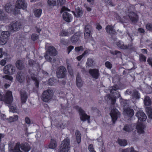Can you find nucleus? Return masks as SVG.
<instances>
[{"label": "nucleus", "instance_id": "nucleus-27", "mask_svg": "<svg viewBox=\"0 0 152 152\" xmlns=\"http://www.w3.org/2000/svg\"><path fill=\"white\" fill-rule=\"evenodd\" d=\"M83 83L80 77L77 75L76 77V85L78 87L80 88L82 87Z\"/></svg>", "mask_w": 152, "mask_h": 152}, {"label": "nucleus", "instance_id": "nucleus-5", "mask_svg": "<svg viewBox=\"0 0 152 152\" xmlns=\"http://www.w3.org/2000/svg\"><path fill=\"white\" fill-rule=\"evenodd\" d=\"M66 69L64 66H60L57 69L56 72L58 78H62L65 77L66 74Z\"/></svg>", "mask_w": 152, "mask_h": 152}, {"label": "nucleus", "instance_id": "nucleus-19", "mask_svg": "<svg viewBox=\"0 0 152 152\" xmlns=\"http://www.w3.org/2000/svg\"><path fill=\"white\" fill-rule=\"evenodd\" d=\"M129 16L132 22H136L138 18L137 15L133 12H130L129 14Z\"/></svg>", "mask_w": 152, "mask_h": 152}, {"label": "nucleus", "instance_id": "nucleus-21", "mask_svg": "<svg viewBox=\"0 0 152 152\" xmlns=\"http://www.w3.org/2000/svg\"><path fill=\"white\" fill-rule=\"evenodd\" d=\"M7 19V15L4 13L2 10H0V20L5 22Z\"/></svg>", "mask_w": 152, "mask_h": 152}, {"label": "nucleus", "instance_id": "nucleus-11", "mask_svg": "<svg viewBox=\"0 0 152 152\" xmlns=\"http://www.w3.org/2000/svg\"><path fill=\"white\" fill-rule=\"evenodd\" d=\"M78 109L79 112L80 117L81 120L83 121H85L86 120H88L89 117L85 113L84 111L81 108L78 107Z\"/></svg>", "mask_w": 152, "mask_h": 152}, {"label": "nucleus", "instance_id": "nucleus-15", "mask_svg": "<svg viewBox=\"0 0 152 152\" xmlns=\"http://www.w3.org/2000/svg\"><path fill=\"white\" fill-rule=\"evenodd\" d=\"M20 148L25 152H28L31 149V147L27 143H22L20 145Z\"/></svg>", "mask_w": 152, "mask_h": 152}, {"label": "nucleus", "instance_id": "nucleus-45", "mask_svg": "<svg viewBox=\"0 0 152 152\" xmlns=\"http://www.w3.org/2000/svg\"><path fill=\"white\" fill-rule=\"evenodd\" d=\"M48 82L50 85H53L56 82V80L53 78H51L49 79Z\"/></svg>", "mask_w": 152, "mask_h": 152}, {"label": "nucleus", "instance_id": "nucleus-1", "mask_svg": "<svg viewBox=\"0 0 152 152\" xmlns=\"http://www.w3.org/2000/svg\"><path fill=\"white\" fill-rule=\"evenodd\" d=\"M118 89L115 86H113L112 88L110 89V93L111 94H114L113 95L108 94L105 97V99L107 101H110L111 102V111L110 115L112 119L113 123L117 120V118L120 116V114L118 111L116 109L114 106L115 103L116 102V96H115V93L117 94L118 92L116 91Z\"/></svg>", "mask_w": 152, "mask_h": 152}, {"label": "nucleus", "instance_id": "nucleus-55", "mask_svg": "<svg viewBox=\"0 0 152 152\" xmlns=\"http://www.w3.org/2000/svg\"><path fill=\"white\" fill-rule=\"evenodd\" d=\"M38 38V36L37 34H32L31 36V39L34 41L37 40Z\"/></svg>", "mask_w": 152, "mask_h": 152}, {"label": "nucleus", "instance_id": "nucleus-28", "mask_svg": "<svg viewBox=\"0 0 152 152\" xmlns=\"http://www.w3.org/2000/svg\"><path fill=\"white\" fill-rule=\"evenodd\" d=\"M57 143L56 141L53 139L51 140L50 142L49 145V147L50 148L54 149L56 148Z\"/></svg>", "mask_w": 152, "mask_h": 152}, {"label": "nucleus", "instance_id": "nucleus-50", "mask_svg": "<svg viewBox=\"0 0 152 152\" xmlns=\"http://www.w3.org/2000/svg\"><path fill=\"white\" fill-rule=\"evenodd\" d=\"M146 112L148 115L150 113H152V109L149 107H146L145 108Z\"/></svg>", "mask_w": 152, "mask_h": 152}, {"label": "nucleus", "instance_id": "nucleus-30", "mask_svg": "<svg viewBox=\"0 0 152 152\" xmlns=\"http://www.w3.org/2000/svg\"><path fill=\"white\" fill-rule=\"evenodd\" d=\"M136 128L137 130V132L139 134H141L144 132L143 129L144 127L142 124H139L137 126Z\"/></svg>", "mask_w": 152, "mask_h": 152}, {"label": "nucleus", "instance_id": "nucleus-38", "mask_svg": "<svg viewBox=\"0 0 152 152\" xmlns=\"http://www.w3.org/2000/svg\"><path fill=\"white\" fill-rule=\"evenodd\" d=\"M60 43L62 45H66L69 43V41L66 40L62 38L60 39Z\"/></svg>", "mask_w": 152, "mask_h": 152}, {"label": "nucleus", "instance_id": "nucleus-33", "mask_svg": "<svg viewBox=\"0 0 152 152\" xmlns=\"http://www.w3.org/2000/svg\"><path fill=\"white\" fill-rule=\"evenodd\" d=\"M4 9L6 12L9 13H10L12 9V5L9 4H7L5 5Z\"/></svg>", "mask_w": 152, "mask_h": 152}, {"label": "nucleus", "instance_id": "nucleus-18", "mask_svg": "<svg viewBox=\"0 0 152 152\" xmlns=\"http://www.w3.org/2000/svg\"><path fill=\"white\" fill-rule=\"evenodd\" d=\"M63 17L64 20L66 22H69L71 21L72 17L71 15L66 12H63Z\"/></svg>", "mask_w": 152, "mask_h": 152}, {"label": "nucleus", "instance_id": "nucleus-59", "mask_svg": "<svg viewBox=\"0 0 152 152\" xmlns=\"http://www.w3.org/2000/svg\"><path fill=\"white\" fill-rule=\"evenodd\" d=\"M6 61L5 60H2L0 61V64L2 66H4L6 64Z\"/></svg>", "mask_w": 152, "mask_h": 152}, {"label": "nucleus", "instance_id": "nucleus-32", "mask_svg": "<svg viewBox=\"0 0 152 152\" xmlns=\"http://www.w3.org/2000/svg\"><path fill=\"white\" fill-rule=\"evenodd\" d=\"M86 64L87 66L92 67L94 65V61L92 59L88 58Z\"/></svg>", "mask_w": 152, "mask_h": 152}, {"label": "nucleus", "instance_id": "nucleus-37", "mask_svg": "<svg viewBox=\"0 0 152 152\" xmlns=\"http://www.w3.org/2000/svg\"><path fill=\"white\" fill-rule=\"evenodd\" d=\"M128 100H123L121 102V104L122 106H123L124 107V108H127V107L128 106Z\"/></svg>", "mask_w": 152, "mask_h": 152}, {"label": "nucleus", "instance_id": "nucleus-24", "mask_svg": "<svg viewBox=\"0 0 152 152\" xmlns=\"http://www.w3.org/2000/svg\"><path fill=\"white\" fill-rule=\"evenodd\" d=\"M80 37V35L75 34L70 38V39L72 42L75 43L79 40Z\"/></svg>", "mask_w": 152, "mask_h": 152}, {"label": "nucleus", "instance_id": "nucleus-17", "mask_svg": "<svg viewBox=\"0 0 152 152\" xmlns=\"http://www.w3.org/2000/svg\"><path fill=\"white\" fill-rule=\"evenodd\" d=\"M28 98L27 94L25 91H21L20 94L21 102L23 104L25 103Z\"/></svg>", "mask_w": 152, "mask_h": 152}, {"label": "nucleus", "instance_id": "nucleus-51", "mask_svg": "<svg viewBox=\"0 0 152 152\" xmlns=\"http://www.w3.org/2000/svg\"><path fill=\"white\" fill-rule=\"evenodd\" d=\"M105 65L107 68L110 69H111L112 67V64L110 62L108 61L106 62Z\"/></svg>", "mask_w": 152, "mask_h": 152}, {"label": "nucleus", "instance_id": "nucleus-6", "mask_svg": "<svg viewBox=\"0 0 152 152\" xmlns=\"http://www.w3.org/2000/svg\"><path fill=\"white\" fill-rule=\"evenodd\" d=\"M15 71V68L10 64H8L5 66L3 69V72L6 74H13Z\"/></svg>", "mask_w": 152, "mask_h": 152}, {"label": "nucleus", "instance_id": "nucleus-63", "mask_svg": "<svg viewBox=\"0 0 152 152\" xmlns=\"http://www.w3.org/2000/svg\"><path fill=\"white\" fill-rule=\"evenodd\" d=\"M138 31L140 32L141 33H143L145 32L144 30L141 28H139L138 29Z\"/></svg>", "mask_w": 152, "mask_h": 152}, {"label": "nucleus", "instance_id": "nucleus-26", "mask_svg": "<svg viewBox=\"0 0 152 152\" xmlns=\"http://www.w3.org/2000/svg\"><path fill=\"white\" fill-rule=\"evenodd\" d=\"M72 12L73 13L74 15L77 18L81 17L83 15V11L79 8H77L76 9V13L73 11H72Z\"/></svg>", "mask_w": 152, "mask_h": 152}, {"label": "nucleus", "instance_id": "nucleus-8", "mask_svg": "<svg viewBox=\"0 0 152 152\" xmlns=\"http://www.w3.org/2000/svg\"><path fill=\"white\" fill-rule=\"evenodd\" d=\"M19 26V23L18 22H13L7 26V28L10 31H18Z\"/></svg>", "mask_w": 152, "mask_h": 152}, {"label": "nucleus", "instance_id": "nucleus-10", "mask_svg": "<svg viewBox=\"0 0 152 152\" xmlns=\"http://www.w3.org/2000/svg\"><path fill=\"white\" fill-rule=\"evenodd\" d=\"M123 113L125 117L129 118H131L134 115L133 110L129 107H127L126 108H125Z\"/></svg>", "mask_w": 152, "mask_h": 152}, {"label": "nucleus", "instance_id": "nucleus-42", "mask_svg": "<svg viewBox=\"0 0 152 152\" xmlns=\"http://www.w3.org/2000/svg\"><path fill=\"white\" fill-rule=\"evenodd\" d=\"M69 34L68 32L65 30H62L60 33V35L62 37L68 36Z\"/></svg>", "mask_w": 152, "mask_h": 152}, {"label": "nucleus", "instance_id": "nucleus-34", "mask_svg": "<svg viewBox=\"0 0 152 152\" xmlns=\"http://www.w3.org/2000/svg\"><path fill=\"white\" fill-rule=\"evenodd\" d=\"M48 5L51 8L56 5V0H48Z\"/></svg>", "mask_w": 152, "mask_h": 152}, {"label": "nucleus", "instance_id": "nucleus-13", "mask_svg": "<svg viewBox=\"0 0 152 152\" xmlns=\"http://www.w3.org/2000/svg\"><path fill=\"white\" fill-rule=\"evenodd\" d=\"M89 72L93 78L96 79H98L99 76V70L98 69H90L89 70Z\"/></svg>", "mask_w": 152, "mask_h": 152}, {"label": "nucleus", "instance_id": "nucleus-57", "mask_svg": "<svg viewBox=\"0 0 152 152\" xmlns=\"http://www.w3.org/2000/svg\"><path fill=\"white\" fill-rule=\"evenodd\" d=\"M147 61L148 64L152 67V58L149 57L148 58Z\"/></svg>", "mask_w": 152, "mask_h": 152}, {"label": "nucleus", "instance_id": "nucleus-49", "mask_svg": "<svg viewBox=\"0 0 152 152\" xmlns=\"http://www.w3.org/2000/svg\"><path fill=\"white\" fill-rule=\"evenodd\" d=\"M3 78L6 80H9L10 81H12L13 80V78L11 76L7 75L3 76Z\"/></svg>", "mask_w": 152, "mask_h": 152}, {"label": "nucleus", "instance_id": "nucleus-23", "mask_svg": "<svg viewBox=\"0 0 152 152\" xmlns=\"http://www.w3.org/2000/svg\"><path fill=\"white\" fill-rule=\"evenodd\" d=\"M27 4L24 0H20V9H22L25 11H26Z\"/></svg>", "mask_w": 152, "mask_h": 152}, {"label": "nucleus", "instance_id": "nucleus-56", "mask_svg": "<svg viewBox=\"0 0 152 152\" xmlns=\"http://www.w3.org/2000/svg\"><path fill=\"white\" fill-rule=\"evenodd\" d=\"M74 48V46L72 45L69 46L67 49L68 52V54H69L72 50Z\"/></svg>", "mask_w": 152, "mask_h": 152}, {"label": "nucleus", "instance_id": "nucleus-36", "mask_svg": "<svg viewBox=\"0 0 152 152\" xmlns=\"http://www.w3.org/2000/svg\"><path fill=\"white\" fill-rule=\"evenodd\" d=\"M118 141L119 144L121 146H124L127 144V142L126 140L119 139Z\"/></svg>", "mask_w": 152, "mask_h": 152}, {"label": "nucleus", "instance_id": "nucleus-43", "mask_svg": "<svg viewBox=\"0 0 152 152\" xmlns=\"http://www.w3.org/2000/svg\"><path fill=\"white\" fill-rule=\"evenodd\" d=\"M122 152H137L135 151L132 147L130 148H127L123 150Z\"/></svg>", "mask_w": 152, "mask_h": 152}, {"label": "nucleus", "instance_id": "nucleus-29", "mask_svg": "<svg viewBox=\"0 0 152 152\" xmlns=\"http://www.w3.org/2000/svg\"><path fill=\"white\" fill-rule=\"evenodd\" d=\"M42 13V10L40 9H37L35 10L34 11V16L37 18H39L40 17Z\"/></svg>", "mask_w": 152, "mask_h": 152}, {"label": "nucleus", "instance_id": "nucleus-12", "mask_svg": "<svg viewBox=\"0 0 152 152\" xmlns=\"http://www.w3.org/2000/svg\"><path fill=\"white\" fill-rule=\"evenodd\" d=\"M13 100L12 92L10 91H7L4 97L5 102L7 104H10L12 102Z\"/></svg>", "mask_w": 152, "mask_h": 152}, {"label": "nucleus", "instance_id": "nucleus-31", "mask_svg": "<svg viewBox=\"0 0 152 152\" xmlns=\"http://www.w3.org/2000/svg\"><path fill=\"white\" fill-rule=\"evenodd\" d=\"M19 12V2L18 0L15 4V7L14 9L13 13L15 15L18 14Z\"/></svg>", "mask_w": 152, "mask_h": 152}, {"label": "nucleus", "instance_id": "nucleus-46", "mask_svg": "<svg viewBox=\"0 0 152 152\" xmlns=\"http://www.w3.org/2000/svg\"><path fill=\"white\" fill-rule=\"evenodd\" d=\"M133 96L136 99H139L140 98V94L137 91H134Z\"/></svg>", "mask_w": 152, "mask_h": 152}, {"label": "nucleus", "instance_id": "nucleus-7", "mask_svg": "<svg viewBox=\"0 0 152 152\" xmlns=\"http://www.w3.org/2000/svg\"><path fill=\"white\" fill-rule=\"evenodd\" d=\"M9 35L10 32L9 31L3 32L0 37V44L4 45L6 43L7 39Z\"/></svg>", "mask_w": 152, "mask_h": 152}, {"label": "nucleus", "instance_id": "nucleus-58", "mask_svg": "<svg viewBox=\"0 0 152 152\" xmlns=\"http://www.w3.org/2000/svg\"><path fill=\"white\" fill-rule=\"evenodd\" d=\"M65 10H67L69 11H70V10H69L67 8H66L65 7H63L61 9V13H62V12H63V11Z\"/></svg>", "mask_w": 152, "mask_h": 152}, {"label": "nucleus", "instance_id": "nucleus-14", "mask_svg": "<svg viewBox=\"0 0 152 152\" xmlns=\"http://www.w3.org/2000/svg\"><path fill=\"white\" fill-rule=\"evenodd\" d=\"M136 115L140 121H145L146 119L147 116L142 111H139L136 113Z\"/></svg>", "mask_w": 152, "mask_h": 152}, {"label": "nucleus", "instance_id": "nucleus-62", "mask_svg": "<svg viewBox=\"0 0 152 152\" xmlns=\"http://www.w3.org/2000/svg\"><path fill=\"white\" fill-rule=\"evenodd\" d=\"M25 121L26 122L27 124H29L30 123V120L28 117H26L25 118Z\"/></svg>", "mask_w": 152, "mask_h": 152}, {"label": "nucleus", "instance_id": "nucleus-64", "mask_svg": "<svg viewBox=\"0 0 152 152\" xmlns=\"http://www.w3.org/2000/svg\"><path fill=\"white\" fill-rule=\"evenodd\" d=\"M85 7L88 11L90 12L91 10V8L88 7L87 5H85Z\"/></svg>", "mask_w": 152, "mask_h": 152}, {"label": "nucleus", "instance_id": "nucleus-53", "mask_svg": "<svg viewBox=\"0 0 152 152\" xmlns=\"http://www.w3.org/2000/svg\"><path fill=\"white\" fill-rule=\"evenodd\" d=\"M18 116L17 115L10 117V119H12V120L10 121V122H12L18 120Z\"/></svg>", "mask_w": 152, "mask_h": 152}, {"label": "nucleus", "instance_id": "nucleus-20", "mask_svg": "<svg viewBox=\"0 0 152 152\" xmlns=\"http://www.w3.org/2000/svg\"><path fill=\"white\" fill-rule=\"evenodd\" d=\"M105 29L107 33L110 34H114L115 33V30L114 29V27L111 25L107 26Z\"/></svg>", "mask_w": 152, "mask_h": 152}, {"label": "nucleus", "instance_id": "nucleus-2", "mask_svg": "<svg viewBox=\"0 0 152 152\" xmlns=\"http://www.w3.org/2000/svg\"><path fill=\"white\" fill-rule=\"evenodd\" d=\"M53 95V91L51 89H49L43 92L42 94L41 99L43 102H47L52 98Z\"/></svg>", "mask_w": 152, "mask_h": 152}, {"label": "nucleus", "instance_id": "nucleus-60", "mask_svg": "<svg viewBox=\"0 0 152 152\" xmlns=\"http://www.w3.org/2000/svg\"><path fill=\"white\" fill-rule=\"evenodd\" d=\"M111 53L114 55H116L118 54H120V52L117 51V50H115L114 51H112L111 52Z\"/></svg>", "mask_w": 152, "mask_h": 152}, {"label": "nucleus", "instance_id": "nucleus-16", "mask_svg": "<svg viewBox=\"0 0 152 152\" xmlns=\"http://www.w3.org/2000/svg\"><path fill=\"white\" fill-rule=\"evenodd\" d=\"M13 145L10 143L9 144V149L10 151H13V152H19V144L18 143L16 144L14 148H13Z\"/></svg>", "mask_w": 152, "mask_h": 152}, {"label": "nucleus", "instance_id": "nucleus-4", "mask_svg": "<svg viewBox=\"0 0 152 152\" xmlns=\"http://www.w3.org/2000/svg\"><path fill=\"white\" fill-rule=\"evenodd\" d=\"M70 148V141L68 138L62 141L60 145V152H68Z\"/></svg>", "mask_w": 152, "mask_h": 152}, {"label": "nucleus", "instance_id": "nucleus-54", "mask_svg": "<svg viewBox=\"0 0 152 152\" xmlns=\"http://www.w3.org/2000/svg\"><path fill=\"white\" fill-rule=\"evenodd\" d=\"M88 149L90 152H96L94 149L93 145L91 144L88 146Z\"/></svg>", "mask_w": 152, "mask_h": 152}, {"label": "nucleus", "instance_id": "nucleus-40", "mask_svg": "<svg viewBox=\"0 0 152 152\" xmlns=\"http://www.w3.org/2000/svg\"><path fill=\"white\" fill-rule=\"evenodd\" d=\"M146 58L143 55L140 54L139 55V61L140 62H145Z\"/></svg>", "mask_w": 152, "mask_h": 152}, {"label": "nucleus", "instance_id": "nucleus-48", "mask_svg": "<svg viewBox=\"0 0 152 152\" xmlns=\"http://www.w3.org/2000/svg\"><path fill=\"white\" fill-rule=\"evenodd\" d=\"M75 50L76 52H78L81 50L83 51V47L82 46L76 47L75 48Z\"/></svg>", "mask_w": 152, "mask_h": 152}, {"label": "nucleus", "instance_id": "nucleus-25", "mask_svg": "<svg viewBox=\"0 0 152 152\" xmlns=\"http://www.w3.org/2000/svg\"><path fill=\"white\" fill-rule=\"evenodd\" d=\"M144 103L146 106H150L152 103V102L150 97L148 96H145L144 99Z\"/></svg>", "mask_w": 152, "mask_h": 152}, {"label": "nucleus", "instance_id": "nucleus-44", "mask_svg": "<svg viewBox=\"0 0 152 152\" xmlns=\"http://www.w3.org/2000/svg\"><path fill=\"white\" fill-rule=\"evenodd\" d=\"M67 68L69 74L71 75L72 76L73 75V72L71 66L69 65H68Z\"/></svg>", "mask_w": 152, "mask_h": 152}, {"label": "nucleus", "instance_id": "nucleus-61", "mask_svg": "<svg viewBox=\"0 0 152 152\" xmlns=\"http://www.w3.org/2000/svg\"><path fill=\"white\" fill-rule=\"evenodd\" d=\"M96 28L98 30H99L102 28L101 26L98 23H97L96 25Z\"/></svg>", "mask_w": 152, "mask_h": 152}, {"label": "nucleus", "instance_id": "nucleus-52", "mask_svg": "<svg viewBox=\"0 0 152 152\" xmlns=\"http://www.w3.org/2000/svg\"><path fill=\"white\" fill-rule=\"evenodd\" d=\"M58 5L59 6H61L64 4L65 2V0H57Z\"/></svg>", "mask_w": 152, "mask_h": 152}, {"label": "nucleus", "instance_id": "nucleus-39", "mask_svg": "<svg viewBox=\"0 0 152 152\" xmlns=\"http://www.w3.org/2000/svg\"><path fill=\"white\" fill-rule=\"evenodd\" d=\"M123 129L126 132H129L132 130V128L130 125H126L124 126Z\"/></svg>", "mask_w": 152, "mask_h": 152}, {"label": "nucleus", "instance_id": "nucleus-35", "mask_svg": "<svg viewBox=\"0 0 152 152\" xmlns=\"http://www.w3.org/2000/svg\"><path fill=\"white\" fill-rule=\"evenodd\" d=\"M75 135L77 142L79 144L81 141V134L79 131H77L75 132Z\"/></svg>", "mask_w": 152, "mask_h": 152}, {"label": "nucleus", "instance_id": "nucleus-47", "mask_svg": "<svg viewBox=\"0 0 152 152\" xmlns=\"http://www.w3.org/2000/svg\"><path fill=\"white\" fill-rule=\"evenodd\" d=\"M146 29L150 31H152V24L150 23H148L146 25Z\"/></svg>", "mask_w": 152, "mask_h": 152}, {"label": "nucleus", "instance_id": "nucleus-41", "mask_svg": "<svg viewBox=\"0 0 152 152\" xmlns=\"http://www.w3.org/2000/svg\"><path fill=\"white\" fill-rule=\"evenodd\" d=\"M10 112L14 113L15 112L17 111L16 107L15 106L10 105Z\"/></svg>", "mask_w": 152, "mask_h": 152}, {"label": "nucleus", "instance_id": "nucleus-22", "mask_svg": "<svg viewBox=\"0 0 152 152\" xmlns=\"http://www.w3.org/2000/svg\"><path fill=\"white\" fill-rule=\"evenodd\" d=\"M116 45L118 48L122 49H127L129 47L128 46L124 45L123 42L121 41H118L116 43Z\"/></svg>", "mask_w": 152, "mask_h": 152}, {"label": "nucleus", "instance_id": "nucleus-9", "mask_svg": "<svg viewBox=\"0 0 152 152\" xmlns=\"http://www.w3.org/2000/svg\"><path fill=\"white\" fill-rule=\"evenodd\" d=\"M92 30V28L91 25L88 24L85 26L84 34L85 39H88L90 37Z\"/></svg>", "mask_w": 152, "mask_h": 152}, {"label": "nucleus", "instance_id": "nucleus-3", "mask_svg": "<svg viewBox=\"0 0 152 152\" xmlns=\"http://www.w3.org/2000/svg\"><path fill=\"white\" fill-rule=\"evenodd\" d=\"M57 55V52L56 49L53 46L49 47L48 50L46 52L45 55V59L50 61H51L52 56H54Z\"/></svg>", "mask_w": 152, "mask_h": 152}]
</instances>
